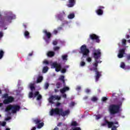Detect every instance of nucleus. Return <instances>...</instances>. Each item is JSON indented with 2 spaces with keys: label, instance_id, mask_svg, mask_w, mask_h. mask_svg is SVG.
<instances>
[{
  "label": "nucleus",
  "instance_id": "1",
  "mask_svg": "<svg viewBox=\"0 0 130 130\" xmlns=\"http://www.w3.org/2000/svg\"><path fill=\"white\" fill-rule=\"evenodd\" d=\"M116 94V93H114L112 94V98H113V102L115 104H112L109 107V111L112 115L119 113L120 110V107H121L122 105V103L125 100L123 98L120 100H118L117 96H115Z\"/></svg>",
  "mask_w": 130,
  "mask_h": 130
},
{
  "label": "nucleus",
  "instance_id": "2",
  "mask_svg": "<svg viewBox=\"0 0 130 130\" xmlns=\"http://www.w3.org/2000/svg\"><path fill=\"white\" fill-rule=\"evenodd\" d=\"M50 115L55 114V115H61L63 117H64V116H67V115H69L70 114V110L63 111L62 108L59 109L56 108L55 109H52L50 112Z\"/></svg>",
  "mask_w": 130,
  "mask_h": 130
},
{
  "label": "nucleus",
  "instance_id": "3",
  "mask_svg": "<svg viewBox=\"0 0 130 130\" xmlns=\"http://www.w3.org/2000/svg\"><path fill=\"white\" fill-rule=\"evenodd\" d=\"M95 62L93 64V72H95V82H98L100 77L102 76V71H98V64L99 63V61L98 60H94Z\"/></svg>",
  "mask_w": 130,
  "mask_h": 130
},
{
  "label": "nucleus",
  "instance_id": "4",
  "mask_svg": "<svg viewBox=\"0 0 130 130\" xmlns=\"http://www.w3.org/2000/svg\"><path fill=\"white\" fill-rule=\"evenodd\" d=\"M20 109H21V107L18 105H10L7 106L5 109V111L8 112V115H11L10 110H12V113H16L17 111H20Z\"/></svg>",
  "mask_w": 130,
  "mask_h": 130
},
{
  "label": "nucleus",
  "instance_id": "5",
  "mask_svg": "<svg viewBox=\"0 0 130 130\" xmlns=\"http://www.w3.org/2000/svg\"><path fill=\"white\" fill-rule=\"evenodd\" d=\"M90 51L87 48V46L83 45L81 46L80 53L83 54V57H87L89 56Z\"/></svg>",
  "mask_w": 130,
  "mask_h": 130
},
{
  "label": "nucleus",
  "instance_id": "6",
  "mask_svg": "<svg viewBox=\"0 0 130 130\" xmlns=\"http://www.w3.org/2000/svg\"><path fill=\"white\" fill-rule=\"evenodd\" d=\"M92 56L94 60H98L101 57V50L100 49L94 50L92 52Z\"/></svg>",
  "mask_w": 130,
  "mask_h": 130
},
{
  "label": "nucleus",
  "instance_id": "7",
  "mask_svg": "<svg viewBox=\"0 0 130 130\" xmlns=\"http://www.w3.org/2000/svg\"><path fill=\"white\" fill-rule=\"evenodd\" d=\"M104 122L101 124L102 126H105V125H107L108 124V127L109 128H111L112 126L114 125V123L113 121H109L107 120V118L106 117H104Z\"/></svg>",
  "mask_w": 130,
  "mask_h": 130
},
{
  "label": "nucleus",
  "instance_id": "8",
  "mask_svg": "<svg viewBox=\"0 0 130 130\" xmlns=\"http://www.w3.org/2000/svg\"><path fill=\"white\" fill-rule=\"evenodd\" d=\"M61 98L59 96V95H51L49 99V103H51V104H53L54 102L53 101H55V100H60Z\"/></svg>",
  "mask_w": 130,
  "mask_h": 130
},
{
  "label": "nucleus",
  "instance_id": "9",
  "mask_svg": "<svg viewBox=\"0 0 130 130\" xmlns=\"http://www.w3.org/2000/svg\"><path fill=\"white\" fill-rule=\"evenodd\" d=\"M52 67L55 69V71L57 72H60L61 70V64L58 63L57 62H54L52 63Z\"/></svg>",
  "mask_w": 130,
  "mask_h": 130
},
{
  "label": "nucleus",
  "instance_id": "10",
  "mask_svg": "<svg viewBox=\"0 0 130 130\" xmlns=\"http://www.w3.org/2000/svg\"><path fill=\"white\" fill-rule=\"evenodd\" d=\"M14 100L15 99L14 98V97L12 96H9L7 98V99L3 101V103L4 104H9V103H12V102H13Z\"/></svg>",
  "mask_w": 130,
  "mask_h": 130
},
{
  "label": "nucleus",
  "instance_id": "11",
  "mask_svg": "<svg viewBox=\"0 0 130 130\" xmlns=\"http://www.w3.org/2000/svg\"><path fill=\"white\" fill-rule=\"evenodd\" d=\"M89 37L91 40H96V42H97V43H99L100 42L99 37L95 34H93L92 35H90Z\"/></svg>",
  "mask_w": 130,
  "mask_h": 130
},
{
  "label": "nucleus",
  "instance_id": "12",
  "mask_svg": "<svg viewBox=\"0 0 130 130\" xmlns=\"http://www.w3.org/2000/svg\"><path fill=\"white\" fill-rule=\"evenodd\" d=\"M103 9H105L104 6H99L98 9L95 11L97 15L99 16H102V15H103Z\"/></svg>",
  "mask_w": 130,
  "mask_h": 130
},
{
  "label": "nucleus",
  "instance_id": "13",
  "mask_svg": "<svg viewBox=\"0 0 130 130\" xmlns=\"http://www.w3.org/2000/svg\"><path fill=\"white\" fill-rule=\"evenodd\" d=\"M125 48H122L119 51L118 54V58H122L123 57V55L125 53Z\"/></svg>",
  "mask_w": 130,
  "mask_h": 130
},
{
  "label": "nucleus",
  "instance_id": "14",
  "mask_svg": "<svg viewBox=\"0 0 130 130\" xmlns=\"http://www.w3.org/2000/svg\"><path fill=\"white\" fill-rule=\"evenodd\" d=\"M13 19H16V16L15 15L6 16L4 18V21H6V22H10V21H11V20H13Z\"/></svg>",
  "mask_w": 130,
  "mask_h": 130
},
{
  "label": "nucleus",
  "instance_id": "15",
  "mask_svg": "<svg viewBox=\"0 0 130 130\" xmlns=\"http://www.w3.org/2000/svg\"><path fill=\"white\" fill-rule=\"evenodd\" d=\"M76 5V0H69V4L67 5L68 8H73Z\"/></svg>",
  "mask_w": 130,
  "mask_h": 130
},
{
  "label": "nucleus",
  "instance_id": "16",
  "mask_svg": "<svg viewBox=\"0 0 130 130\" xmlns=\"http://www.w3.org/2000/svg\"><path fill=\"white\" fill-rule=\"evenodd\" d=\"M43 32L45 34V36L47 37V39H50L51 38V33L47 31V30L45 29Z\"/></svg>",
  "mask_w": 130,
  "mask_h": 130
},
{
  "label": "nucleus",
  "instance_id": "17",
  "mask_svg": "<svg viewBox=\"0 0 130 130\" xmlns=\"http://www.w3.org/2000/svg\"><path fill=\"white\" fill-rule=\"evenodd\" d=\"M34 95L35 98L36 97V96H38L37 98V100H41V99H42L41 94H39V91H36Z\"/></svg>",
  "mask_w": 130,
  "mask_h": 130
},
{
  "label": "nucleus",
  "instance_id": "18",
  "mask_svg": "<svg viewBox=\"0 0 130 130\" xmlns=\"http://www.w3.org/2000/svg\"><path fill=\"white\" fill-rule=\"evenodd\" d=\"M70 90V87L68 86L64 87L62 89L60 90V92L61 93V94H63L65 93V92H67V91Z\"/></svg>",
  "mask_w": 130,
  "mask_h": 130
},
{
  "label": "nucleus",
  "instance_id": "19",
  "mask_svg": "<svg viewBox=\"0 0 130 130\" xmlns=\"http://www.w3.org/2000/svg\"><path fill=\"white\" fill-rule=\"evenodd\" d=\"M47 55L48 57H53L55 55V53L53 51H50L48 52Z\"/></svg>",
  "mask_w": 130,
  "mask_h": 130
},
{
  "label": "nucleus",
  "instance_id": "20",
  "mask_svg": "<svg viewBox=\"0 0 130 130\" xmlns=\"http://www.w3.org/2000/svg\"><path fill=\"white\" fill-rule=\"evenodd\" d=\"M59 81H61V82H62L63 84L64 85H66V80H64V76L61 75L59 78Z\"/></svg>",
  "mask_w": 130,
  "mask_h": 130
},
{
  "label": "nucleus",
  "instance_id": "21",
  "mask_svg": "<svg viewBox=\"0 0 130 130\" xmlns=\"http://www.w3.org/2000/svg\"><path fill=\"white\" fill-rule=\"evenodd\" d=\"M24 35L25 38H27V39H29V38H30V33L29 32V31L26 30L24 32Z\"/></svg>",
  "mask_w": 130,
  "mask_h": 130
},
{
  "label": "nucleus",
  "instance_id": "22",
  "mask_svg": "<svg viewBox=\"0 0 130 130\" xmlns=\"http://www.w3.org/2000/svg\"><path fill=\"white\" fill-rule=\"evenodd\" d=\"M48 67L47 66H45L44 67L43 69V73L44 74H45L46 73H47V72H48Z\"/></svg>",
  "mask_w": 130,
  "mask_h": 130
},
{
  "label": "nucleus",
  "instance_id": "23",
  "mask_svg": "<svg viewBox=\"0 0 130 130\" xmlns=\"http://www.w3.org/2000/svg\"><path fill=\"white\" fill-rule=\"evenodd\" d=\"M33 122L35 123V124H38L40 122H41V120L39 119H34Z\"/></svg>",
  "mask_w": 130,
  "mask_h": 130
},
{
  "label": "nucleus",
  "instance_id": "24",
  "mask_svg": "<svg viewBox=\"0 0 130 130\" xmlns=\"http://www.w3.org/2000/svg\"><path fill=\"white\" fill-rule=\"evenodd\" d=\"M43 80V77L42 76H39L37 79V83H41Z\"/></svg>",
  "mask_w": 130,
  "mask_h": 130
},
{
  "label": "nucleus",
  "instance_id": "25",
  "mask_svg": "<svg viewBox=\"0 0 130 130\" xmlns=\"http://www.w3.org/2000/svg\"><path fill=\"white\" fill-rule=\"evenodd\" d=\"M56 86L57 89H59V88H61L62 84L60 82H57Z\"/></svg>",
  "mask_w": 130,
  "mask_h": 130
},
{
  "label": "nucleus",
  "instance_id": "26",
  "mask_svg": "<svg viewBox=\"0 0 130 130\" xmlns=\"http://www.w3.org/2000/svg\"><path fill=\"white\" fill-rule=\"evenodd\" d=\"M71 125H72V126H78V123H77L76 121H73L72 122Z\"/></svg>",
  "mask_w": 130,
  "mask_h": 130
},
{
  "label": "nucleus",
  "instance_id": "27",
  "mask_svg": "<svg viewBox=\"0 0 130 130\" xmlns=\"http://www.w3.org/2000/svg\"><path fill=\"white\" fill-rule=\"evenodd\" d=\"M120 67L121 69L124 70L125 68V63L124 62H121Z\"/></svg>",
  "mask_w": 130,
  "mask_h": 130
},
{
  "label": "nucleus",
  "instance_id": "28",
  "mask_svg": "<svg viewBox=\"0 0 130 130\" xmlns=\"http://www.w3.org/2000/svg\"><path fill=\"white\" fill-rule=\"evenodd\" d=\"M9 96L8 93H5L2 95V98H4L5 99H7Z\"/></svg>",
  "mask_w": 130,
  "mask_h": 130
},
{
  "label": "nucleus",
  "instance_id": "29",
  "mask_svg": "<svg viewBox=\"0 0 130 130\" xmlns=\"http://www.w3.org/2000/svg\"><path fill=\"white\" fill-rule=\"evenodd\" d=\"M44 125V123L43 122H41V123H39L38 124V128H41V127H42V126H43Z\"/></svg>",
  "mask_w": 130,
  "mask_h": 130
},
{
  "label": "nucleus",
  "instance_id": "30",
  "mask_svg": "<svg viewBox=\"0 0 130 130\" xmlns=\"http://www.w3.org/2000/svg\"><path fill=\"white\" fill-rule=\"evenodd\" d=\"M75 18V14L72 13L68 15L69 19H74Z\"/></svg>",
  "mask_w": 130,
  "mask_h": 130
},
{
  "label": "nucleus",
  "instance_id": "31",
  "mask_svg": "<svg viewBox=\"0 0 130 130\" xmlns=\"http://www.w3.org/2000/svg\"><path fill=\"white\" fill-rule=\"evenodd\" d=\"M4 53L5 52H4V51L2 50H0V59H2V58H3Z\"/></svg>",
  "mask_w": 130,
  "mask_h": 130
},
{
  "label": "nucleus",
  "instance_id": "32",
  "mask_svg": "<svg viewBox=\"0 0 130 130\" xmlns=\"http://www.w3.org/2000/svg\"><path fill=\"white\" fill-rule=\"evenodd\" d=\"M91 101H92L93 102H96V101H98V98L96 96H93L91 99Z\"/></svg>",
  "mask_w": 130,
  "mask_h": 130
},
{
  "label": "nucleus",
  "instance_id": "33",
  "mask_svg": "<svg viewBox=\"0 0 130 130\" xmlns=\"http://www.w3.org/2000/svg\"><path fill=\"white\" fill-rule=\"evenodd\" d=\"M62 59L63 60H68V55L65 54L62 55Z\"/></svg>",
  "mask_w": 130,
  "mask_h": 130
},
{
  "label": "nucleus",
  "instance_id": "34",
  "mask_svg": "<svg viewBox=\"0 0 130 130\" xmlns=\"http://www.w3.org/2000/svg\"><path fill=\"white\" fill-rule=\"evenodd\" d=\"M60 49V47L58 46H55L53 47V50L54 51H58Z\"/></svg>",
  "mask_w": 130,
  "mask_h": 130
},
{
  "label": "nucleus",
  "instance_id": "35",
  "mask_svg": "<svg viewBox=\"0 0 130 130\" xmlns=\"http://www.w3.org/2000/svg\"><path fill=\"white\" fill-rule=\"evenodd\" d=\"M122 45H124V46H125V45H126V40L123 39L122 40Z\"/></svg>",
  "mask_w": 130,
  "mask_h": 130
},
{
  "label": "nucleus",
  "instance_id": "36",
  "mask_svg": "<svg viewBox=\"0 0 130 130\" xmlns=\"http://www.w3.org/2000/svg\"><path fill=\"white\" fill-rule=\"evenodd\" d=\"M30 88L31 91H33V90H35V86H34V85L33 84H30Z\"/></svg>",
  "mask_w": 130,
  "mask_h": 130
},
{
  "label": "nucleus",
  "instance_id": "37",
  "mask_svg": "<svg viewBox=\"0 0 130 130\" xmlns=\"http://www.w3.org/2000/svg\"><path fill=\"white\" fill-rule=\"evenodd\" d=\"M34 95L33 92H30L28 94V97L29 98H33Z\"/></svg>",
  "mask_w": 130,
  "mask_h": 130
},
{
  "label": "nucleus",
  "instance_id": "38",
  "mask_svg": "<svg viewBox=\"0 0 130 130\" xmlns=\"http://www.w3.org/2000/svg\"><path fill=\"white\" fill-rule=\"evenodd\" d=\"M118 126H119V125H118V126H116V125H113L112 127V128H111V130H116L117 127H118Z\"/></svg>",
  "mask_w": 130,
  "mask_h": 130
},
{
  "label": "nucleus",
  "instance_id": "39",
  "mask_svg": "<svg viewBox=\"0 0 130 130\" xmlns=\"http://www.w3.org/2000/svg\"><path fill=\"white\" fill-rule=\"evenodd\" d=\"M103 102H105L108 100V99L106 97H103L102 99Z\"/></svg>",
  "mask_w": 130,
  "mask_h": 130
},
{
  "label": "nucleus",
  "instance_id": "40",
  "mask_svg": "<svg viewBox=\"0 0 130 130\" xmlns=\"http://www.w3.org/2000/svg\"><path fill=\"white\" fill-rule=\"evenodd\" d=\"M80 66L81 67H84V66H86V62H85L84 61H82L80 62Z\"/></svg>",
  "mask_w": 130,
  "mask_h": 130
},
{
  "label": "nucleus",
  "instance_id": "41",
  "mask_svg": "<svg viewBox=\"0 0 130 130\" xmlns=\"http://www.w3.org/2000/svg\"><path fill=\"white\" fill-rule=\"evenodd\" d=\"M125 71H129L130 70V66H126L125 67V68L124 69Z\"/></svg>",
  "mask_w": 130,
  "mask_h": 130
},
{
  "label": "nucleus",
  "instance_id": "42",
  "mask_svg": "<svg viewBox=\"0 0 130 130\" xmlns=\"http://www.w3.org/2000/svg\"><path fill=\"white\" fill-rule=\"evenodd\" d=\"M86 60L87 61H88V62H91V61H92V58L91 57H87L86 58Z\"/></svg>",
  "mask_w": 130,
  "mask_h": 130
},
{
  "label": "nucleus",
  "instance_id": "43",
  "mask_svg": "<svg viewBox=\"0 0 130 130\" xmlns=\"http://www.w3.org/2000/svg\"><path fill=\"white\" fill-rule=\"evenodd\" d=\"M67 72V69H62L61 70V73H62V74H64V73H66Z\"/></svg>",
  "mask_w": 130,
  "mask_h": 130
},
{
  "label": "nucleus",
  "instance_id": "44",
  "mask_svg": "<svg viewBox=\"0 0 130 130\" xmlns=\"http://www.w3.org/2000/svg\"><path fill=\"white\" fill-rule=\"evenodd\" d=\"M45 89H48V87H49V84H48V83L45 84Z\"/></svg>",
  "mask_w": 130,
  "mask_h": 130
},
{
  "label": "nucleus",
  "instance_id": "45",
  "mask_svg": "<svg viewBox=\"0 0 130 130\" xmlns=\"http://www.w3.org/2000/svg\"><path fill=\"white\" fill-rule=\"evenodd\" d=\"M76 104V103H75V102H72L70 103V106L73 107V106H75V105Z\"/></svg>",
  "mask_w": 130,
  "mask_h": 130
},
{
  "label": "nucleus",
  "instance_id": "46",
  "mask_svg": "<svg viewBox=\"0 0 130 130\" xmlns=\"http://www.w3.org/2000/svg\"><path fill=\"white\" fill-rule=\"evenodd\" d=\"M57 41H53V45H54V46L55 45H57Z\"/></svg>",
  "mask_w": 130,
  "mask_h": 130
},
{
  "label": "nucleus",
  "instance_id": "47",
  "mask_svg": "<svg viewBox=\"0 0 130 130\" xmlns=\"http://www.w3.org/2000/svg\"><path fill=\"white\" fill-rule=\"evenodd\" d=\"M126 58L127 60H130V54L127 55Z\"/></svg>",
  "mask_w": 130,
  "mask_h": 130
},
{
  "label": "nucleus",
  "instance_id": "48",
  "mask_svg": "<svg viewBox=\"0 0 130 130\" xmlns=\"http://www.w3.org/2000/svg\"><path fill=\"white\" fill-rule=\"evenodd\" d=\"M58 33V31H57V30L56 29H54L53 31V34H55V35H56V34Z\"/></svg>",
  "mask_w": 130,
  "mask_h": 130
},
{
  "label": "nucleus",
  "instance_id": "49",
  "mask_svg": "<svg viewBox=\"0 0 130 130\" xmlns=\"http://www.w3.org/2000/svg\"><path fill=\"white\" fill-rule=\"evenodd\" d=\"M90 91H91V90H90V89H88V88L85 90V92H86L87 94L89 93H90Z\"/></svg>",
  "mask_w": 130,
  "mask_h": 130
},
{
  "label": "nucleus",
  "instance_id": "50",
  "mask_svg": "<svg viewBox=\"0 0 130 130\" xmlns=\"http://www.w3.org/2000/svg\"><path fill=\"white\" fill-rule=\"evenodd\" d=\"M43 40H45V41H46V42H47V43H49V42H48V40H47L46 39V38H45V37H43Z\"/></svg>",
  "mask_w": 130,
  "mask_h": 130
},
{
  "label": "nucleus",
  "instance_id": "51",
  "mask_svg": "<svg viewBox=\"0 0 130 130\" xmlns=\"http://www.w3.org/2000/svg\"><path fill=\"white\" fill-rule=\"evenodd\" d=\"M62 96L63 98L67 99V94L63 93Z\"/></svg>",
  "mask_w": 130,
  "mask_h": 130
},
{
  "label": "nucleus",
  "instance_id": "52",
  "mask_svg": "<svg viewBox=\"0 0 130 130\" xmlns=\"http://www.w3.org/2000/svg\"><path fill=\"white\" fill-rule=\"evenodd\" d=\"M6 122H3V123L1 124V125L2 126H6Z\"/></svg>",
  "mask_w": 130,
  "mask_h": 130
},
{
  "label": "nucleus",
  "instance_id": "53",
  "mask_svg": "<svg viewBox=\"0 0 130 130\" xmlns=\"http://www.w3.org/2000/svg\"><path fill=\"white\" fill-rule=\"evenodd\" d=\"M77 91H80L81 90V86H77L76 88Z\"/></svg>",
  "mask_w": 130,
  "mask_h": 130
},
{
  "label": "nucleus",
  "instance_id": "54",
  "mask_svg": "<svg viewBox=\"0 0 130 130\" xmlns=\"http://www.w3.org/2000/svg\"><path fill=\"white\" fill-rule=\"evenodd\" d=\"M4 36V34L3 33L2 31H0V38H2Z\"/></svg>",
  "mask_w": 130,
  "mask_h": 130
},
{
  "label": "nucleus",
  "instance_id": "55",
  "mask_svg": "<svg viewBox=\"0 0 130 130\" xmlns=\"http://www.w3.org/2000/svg\"><path fill=\"white\" fill-rule=\"evenodd\" d=\"M73 130H81V128L77 127L73 129Z\"/></svg>",
  "mask_w": 130,
  "mask_h": 130
},
{
  "label": "nucleus",
  "instance_id": "56",
  "mask_svg": "<svg viewBox=\"0 0 130 130\" xmlns=\"http://www.w3.org/2000/svg\"><path fill=\"white\" fill-rule=\"evenodd\" d=\"M44 63H46V64H48L49 63V62L47 60L44 61Z\"/></svg>",
  "mask_w": 130,
  "mask_h": 130
},
{
  "label": "nucleus",
  "instance_id": "57",
  "mask_svg": "<svg viewBox=\"0 0 130 130\" xmlns=\"http://www.w3.org/2000/svg\"><path fill=\"white\" fill-rule=\"evenodd\" d=\"M58 31H60V30H62V27H57Z\"/></svg>",
  "mask_w": 130,
  "mask_h": 130
},
{
  "label": "nucleus",
  "instance_id": "58",
  "mask_svg": "<svg viewBox=\"0 0 130 130\" xmlns=\"http://www.w3.org/2000/svg\"><path fill=\"white\" fill-rule=\"evenodd\" d=\"M60 104V103H57L56 106H57V107H58V106H59Z\"/></svg>",
  "mask_w": 130,
  "mask_h": 130
},
{
  "label": "nucleus",
  "instance_id": "59",
  "mask_svg": "<svg viewBox=\"0 0 130 130\" xmlns=\"http://www.w3.org/2000/svg\"><path fill=\"white\" fill-rule=\"evenodd\" d=\"M88 99V96H85L83 98V100H87Z\"/></svg>",
  "mask_w": 130,
  "mask_h": 130
},
{
  "label": "nucleus",
  "instance_id": "60",
  "mask_svg": "<svg viewBox=\"0 0 130 130\" xmlns=\"http://www.w3.org/2000/svg\"><path fill=\"white\" fill-rule=\"evenodd\" d=\"M11 119V117H8L6 118V120H10Z\"/></svg>",
  "mask_w": 130,
  "mask_h": 130
},
{
  "label": "nucleus",
  "instance_id": "61",
  "mask_svg": "<svg viewBox=\"0 0 130 130\" xmlns=\"http://www.w3.org/2000/svg\"><path fill=\"white\" fill-rule=\"evenodd\" d=\"M62 124V122H59L57 124V126H60Z\"/></svg>",
  "mask_w": 130,
  "mask_h": 130
},
{
  "label": "nucleus",
  "instance_id": "62",
  "mask_svg": "<svg viewBox=\"0 0 130 130\" xmlns=\"http://www.w3.org/2000/svg\"><path fill=\"white\" fill-rule=\"evenodd\" d=\"M54 91H55V93H57L58 92H59V90L55 89Z\"/></svg>",
  "mask_w": 130,
  "mask_h": 130
},
{
  "label": "nucleus",
  "instance_id": "63",
  "mask_svg": "<svg viewBox=\"0 0 130 130\" xmlns=\"http://www.w3.org/2000/svg\"><path fill=\"white\" fill-rule=\"evenodd\" d=\"M113 123H114V124H117L118 125H118V122H117V121L113 122Z\"/></svg>",
  "mask_w": 130,
  "mask_h": 130
},
{
  "label": "nucleus",
  "instance_id": "64",
  "mask_svg": "<svg viewBox=\"0 0 130 130\" xmlns=\"http://www.w3.org/2000/svg\"><path fill=\"white\" fill-rule=\"evenodd\" d=\"M126 38L127 39H128V38H129V35H126Z\"/></svg>",
  "mask_w": 130,
  "mask_h": 130
}]
</instances>
